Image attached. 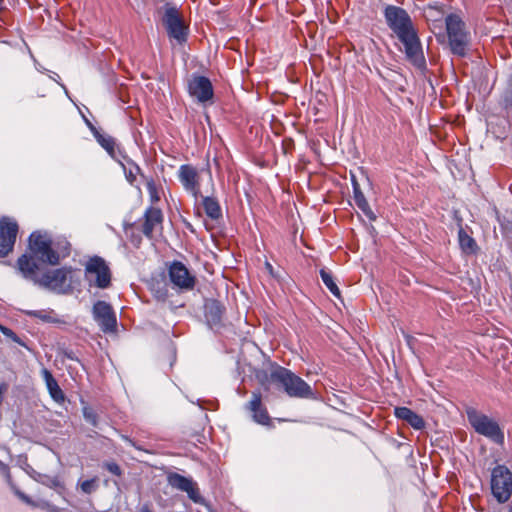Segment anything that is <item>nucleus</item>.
Returning a JSON list of instances; mask_svg holds the SVG:
<instances>
[{"label": "nucleus", "instance_id": "1", "mask_svg": "<svg viewBox=\"0 0 512 512\" xmlns=\"http://www.w3.org/2000/svg\"><path fill=\"white\" fill-rule=\"evenodd\" d=\"M388 27L404 45L407 59L415 66L425 64L422 45L409 14L401 7L389 5L384 10Z\"/></svg>", "mask_w": 512, "mask_h": 512}, {"label": "nucleus", "instance_id": "2", "mask_svg": "<svg viewBox=\"0 0 512 512\" xmlns=\"http://www.w3.org/2000/svg\"><path fill=\"white\" fill-rule=\"evenodd\" d=\"M29 251L41 263L57 265L62 257L69 255L70 244L66 240L63 245L60 242L55 243L47 233L36 231L29 237Z\"/></svg>", "mask_w": 512, "mask_h": 512}, {"label": "nucleus", "instance_id": "3", "mask_svg": "<svg viewBox=\"0 0 512 512\" xmlns=\"http://www.w3.org/2000/svg\"><path fill=\"white\" fill-rule=\"evenodd\" d=\"M270 379L278 387L292 398H311L313 391L311 386L301 377L287 368L277 367L270 374Z\"/></svg>", "mask_w": 512, "mask_h": 512}, {"label": "nucleus", "instance_id": "4", "mask_svg": "<svg viewBox=\"0 0 512 512\" xmlns=\"http://www.w3.org/2000/svg\"><path fill=\"white\" fill-rule=\"evenodd\" d=\"M446 33L449 47L453 54L465 56L470 43V34L466 30L465 23L456 14H449L445 18Z\"/></svg>", "mask_w": 512, "mask_h": 512}, {"label": "nucleus", "instance_id": "5", "mask_svg": "<svg viewBox=\"0 0 512 512\" xmlns=\"http://www.w3.org/2000/svg\"><path fill=\"white\" fill-rule=\"evenodd\" d=\"M161 21L170 39H174L178 44L186 42L188 26L175 5L166 3L163 6Z\"/></svg>", "mask_w": 512, "mask_h": 512}, {"label": "nucleus", "instance_id": "6", "mask_svg": "<svg viewBox=\"0 0 512 512\" xmlns=\"http://www.w3.org/2000/svg\"><path fill=\"white\" fill-rule=\"evenodd\" d=\"M84 277L89 286L106 289L111 285L112 273L105 259L93 256L84 265Z\"/></svg>", "mask_w": 512, "mask_h": 512}, {"label": "nucleus", "instance_id": "7", "mask_svg": "<svg viewBox=\"0 0 512 512\" xmlns=\"http://www.w3.org/2000/svg\"><path fill=\"white\" fill-rule=\"evenodd\" d=\"M490 488L493 497L500 504L506 503L512 495V472L505 465H497L491 471Z\"/></svg>", "mask_w": 512, "mask_h": 512}, {"label": "nucleus", "instance_id": "8", "mask_svg": "<svg viewBox=\"0 0 512 512\" xmlns=\"http://www.w3.org/2000/svg\"><path fill=\"white\" fill-rule=\"evenodd\" d=\"M468 420L474 430L491 441L502 445L504 443V433L499 424L485 414L477 411H468Z\"/></svg>", "mask_w": 512, "mask_h": 512}, {"label": "nucleus", "instance_id": "9", "mask_svg": "<svg viewBox=\"0 0 512 512\" xmlns=\"http://www.w3.org/2000/svg\"><path fill=\"white\" fill-rule=\"evenodd\" d=\"M72 273L71 268H58L47 271L37 280V285L56 292H64L69 287L68 279Z\"/></svg>", "mask_w": 512, "mask_h": 512}, {"label": "nucleus", "instance_id": "10", "mask_svg": "<svg viewBox=\"0 0 512 512\" xmlns=\"http://www.w3.org/2000/svg\"><path fill=\"white\" fill-rule=\"evenodd\" d=\"M18 224L9 217H3L0 220V258L6 257L12 252L17 234Z\"/></svg>", "mask_w": 512, "mask_h": 512}, {"label": "nucleus", "instance_id": "11", "mask_svg": "<svg viewBox=\"0 0 512 512\" xmlns=\"http://www.w3.org/2000/svg\"><path fill=\"white\" fill-rule=\"evenodd\" d=\"M93 317L105 333L115 332L117 328L116 314L112 306L105 301H97L92 309Z\"/></svg>", "mask_w": 512, "mask_h": 512}, {"label": "nucleus", "instance_id": "12", "mask_svg": "<svg viewBox=\"0 0 512 512\" xmlns=\"http://www.w3.org/2000/svg\"><path fill=\"white\" fill-rule=\"evenodd\" d=\"M163 230V213L161 209L150 206L143 215L142 232L152 239L155 233H161Z\"/></svg>", "mask_w": 512, "mask_h": 512}, {"label": "nucleus", "instance_id": "13", "mask_svg": "<svg viewBox=\"0 0 512 512\" xmlns=\"http://www.w3.org/2000/svg\"><path fill=\"white\" fill-rule=\"evenodd\" d=\"M169 277L171 282L180 289L191 290L195 286V277L191 275L187 267L179 261H175L171 264Z\"/></svg>", "mask_w": 512, "mask_h": 512}, {"label": "nucleus", "instance_id": "14", "mask_svg": "<svg viewBox=\"0 0 512 512\" xmlns=\"http://www.w3.org/2000/svg\"><path fill=\"white\" fill-rule=\"evenodd\" d=\"M188 90L190 95L201 103L211 100L214 95L211 81L204 76L193 77L189 81Z\"/></svg>", "mask_w": 512, "mask_h": 512}, {"label": "nucleus", "instance_id": "15", "mask_svg": "<svg viewBox=\"0 0 512 512\" xmlns=\"http://www.w3.org/2000/svg\"><path fill=\"white\" fill-rule=\"evenodd\" d=\"M36 259L37 257L29 251V253L23 254L17 260L19 271L25 278L32 280L35 284L41 276L38 274L40 270V261H37Z\"/></svg>", "mask_w": 512, "mask_h": 512}, {"label": "nucleus", "instance_id": "16", "mask_svg": "<svg viewBox=\"0 0 512 512\" xmlns=\"http://www.w3.org/2000/svg\"><path fill=\"white\" fill-rule=\"evenodd\" d=\"M179 180L184 188L191 192L194 197H198L200 194L199 175L191 165H181L179 168Z\"/></svg>", "mask_w": 512, "mask_h": 512}, {"label": "nucleus", "instance_id": "17", "mask_svg": "<svg viewBox=\"0 0 512 512\" xmlns=\"http://www.w3.org/2000/svg\"><path fill=\"white\" fill-rule=\"evenodd\" d=\"M247 408L252 413V418L255 422L261 425H269L271 418L268 414L266 407L262 403V396L260 392H253L251 400Z\"/></svg>", "mask_w": 512, "mask_h": 512}, {"label": "nucleus", "instance_id": "18", "mask_svg": "<svg viewBox=\"0 0 512 512\" xmlns=\"http://www.w3.org/2000/svg\"><path fill=\"white\" fill-rule=\"evenodd\" d=\"M169 482L173 487L186 492L188 494L189 498L191 500H193L194 502L200 501L201 496L199 494L197 485L191 479L186 478L179 474H174L169 477Z\"/></svg>", "mask_w": 512, "mask_h": 512}, {"label": "nucleus", "instance_id": "19", "mask_svg": "<svg viewBox=\"0 0 512 512\" xmlns=\"http://www.w3.org/2000/svg\"><path fill=\"white\" fill-rule=\"evenodd\" d=\"M394 414L398 419L405 421L416 430H421L425 427L423 418L407 407H396Z\"/></svg>", "mask_w": 512, "mask_h": 512}, {"label": "nucleus", "instance_id": "20", "mask_svg": "<svg viewBox=\"0 0 512 512\" xmlns=\"http://www.w3.org/2000/svg\"><path fill=\"white\" fill-rule=\"evenodd\" d=\"M352 185H353V199L356 206L365 214V216L370 220H375L376 216L372 209L369 206L368 201L366 200L359 183L356 181L355 177H352Z\"/></svg>", "mask_w": 512, "mask_h": 512}, {"label": "nucleus", "instance_id": "21", "mask_svg": "<svg viewBox=\"0 0 512 512\" xmlns=\"http://www.w3.org/2000/svg\"><path fill=\"white\" fill-rule=\"evenodd\" d=\"M42 376L51 398L57 403H63L65 401V395L52 373L47 369H43Z\"/></svg>", "mask_w": 512, "mask_h": 512}, {"label": "nucleus", "instance_id": "22", "mask_svg": "<svg viewBox=\"0 0 512 512\" xmlns=\"http://www.w3.org/2000/svg\"><path fill=\"white\" fill-rule=\"evenodd\" d=\"M458 241L459 246L462 252L466 255H475L477 254L479 247L475 241V239L467 233V231L460 227L458 231Z\"/></svg>", "mask_w": 512, "mask_h": 512}, {"label": "nucleus", "instance_id": "23", "mask_svg": "<svg viewBox=\"0 0 512 512\" xmlns=\"http://www.w3.org/2000/svg\"><path fill=\"white\" fill-rule=\"evenodd\" d=\"M203 208L205 213L211 219H219L222 216L221 207L214 197H204L202 200Z\"/></svg>", "mask_w": 512, "mask_h": 512}, {"label": "nucleus", "instance_id": "24", "mask_svg": "<svg viewBox=\"0 0 512 512\" xmlns=\"http://www.w3.org/2000/svg\"><path fill=\"white\" fill-rule=\"evenodd\" d=\"M146 188L149 194V199L152 204H156L161 200L163 194V186L157 183L154 179L150 178L146 182Z\"/></svg>", "mask_w": 512, "mask_h": 512}, {"label": "nucleus", "instance_id": "25", "mask_svg": "<svg viewBox=\"0 0 512 512\" xmlns=\"http://www.w3.org/2000/svg\"><path fill=\"white\" fill-rule=\"evenodd\" d=\"M320 276H321L323 283L329 289V291L335 297L340 298L341 292H340V289L338 288L336 282L334 281V277H333L332 273L323 268L320 270Z\"/></svg>", "mask_w": 512, "mask_h": 512}, {"label": "nucleus", "instance_id": "26", "mask_svg": "<svg viewBox=\"0 0 512 512\" xmlns=\"http://www.w3.org/2000/svg\"><path fill=\"white\" fill-rule=\"evenodd\" d=\"M98 143L111 155L114 156L116 143L111 136L96 134Z\"/></svg>", "mask_w": 512, "mask_h": 512}, {"label": "nucleus", "instance_id": "27", "mask_svg": "<svg viewBox=\"0 0 512 512\" xmlns=\"http://www.w3.org/2000/svg\"><path fill=\"white\" fill-rule=\"evenodd\" d=\"M26 314L30 317L38 318L45 322H55V313L53 310H31L26 311Z\"/></svg>", "mask_w": 512, "mask_h": 512}, {"label": "nucleus", "instance_id": "28", "mask_svg": "<svg viewBox=\"0 0 512 512\" xmlns=\"http://www.w3.org/2000/svg\"><path fill=\"white\" fill-rule=\"evenodd\" d=\"M97 482H98L97 477H94L89 480H85L80 483V488H81L82 492H84L85 494H91L92 492H94L97 489V487H98Z\"/></svg>", "mask_w": 512, "mask_h": 512}, {"label": "nucleus", "instance_id": "29", "mask_svg": "<svg viewBox=\"0 0 512 512\" xmlns=\"http://www.w3.org/2000/svg\"><path fill=\"white\" fill-rule=\"evenodd\" d=\"M124 170H125V176H126L127 181L130 184H134V182L136 181L137 175L140 172V168L137 165H132L128 168L124 167Z\"/></svg>", "mask_w": 512, "mask_h": 512}, {"label": "nucleus", "instance_id": "30", "mask_svg": "<svg viewBox=\"0 0 512 512\" xmlns=\"http://www.w3.org/2000/svg\"><path fill=\"white\" fill-rule=\"evenodd\" d=\"M0 331L13 342L25 346L22 340L10 329L0 324Z\"/></svg>", "mask_w": 512, "mask_h": 512}, {"label": "nucleus", "instance_id": "31", "mask_svg": "<svg viewBox=\"0 0 512 512\" xmlns=\"http://www.w3.org/2000/svg\"><path fill=\"white\" fill-rule=\"evenodd\" d=\"M83 416L91 425L97 426V414L89 407L83 408Z\"/></svg>", "mask_w": 512, "mask_h": 512}, {"label": "nucleus", "instance_id": "32", "mask_svg": "<svg viewBox=\"0 0 512 512\" xmlns=\"http://www.w3.org/2000/svg\"><path fill=\"white\" fill-rule=\"evenodd\" d=\"M105 468L112 474L116 476H121L122 471L120 466L115 462H109L105 464Z\"/></svg>", "mask_w": 512, "mask_h": 512}, {"label": "nucleus", "instance_id": "33", "mask_svg": "<svg viewBox=\"0 0 512 512\" xmlns=\"http://www.w3.org/2000/svg\"><path fill=\"white\" fill-rule=\"evenodd\" d=\"M139 512H152L148 505H144Z\"/></svg>", "mask_w": 512, "mask_h": 512}, {"label": "nucleus", "instance_id": "34", "mask_svg": "<svg viewBox=\"0 0 512 512\" xmlns=\"http://www.w3.org/2000/svg\"><path fill=\"white\" fill-rule=\"evenodd\" d=\"M4 5V0H0V11H2Z\"/></svg>", "mask_w": 512, "mask_h": 512}, {"label": "nucleus", "instance_id": "35", "mask_svg": "<svg viewBox=\"0 0 512 512\" xmlns=\"http://www.w3.org/2000/svg\"><path fill=\"white\" fill-rule=\"evenodd\" d=\"M21 497H22V499H24L25 501H27V502H28V500L26 499V497H25V496H23V495H22Z\"/></svg>", "mask_w": 512, "mask_h": 512}]
</instances>
